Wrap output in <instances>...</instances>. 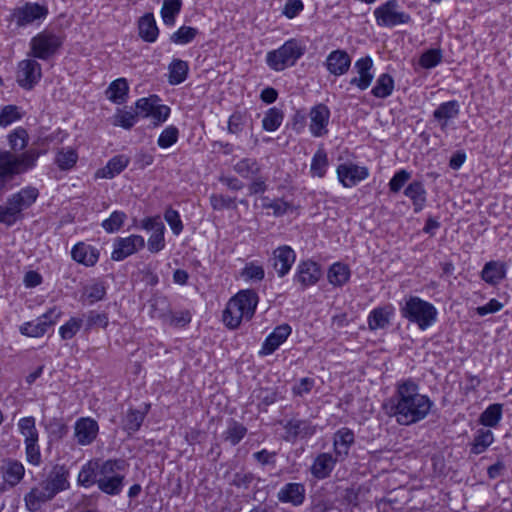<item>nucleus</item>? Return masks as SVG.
<instances>
[{
    "instance_id": "7",
    "label": "nucleus",
    "mask_w": 512,
    "mask_h": 512,
    "mask_svg": "<svg viewBox=\"0 0 512 512\" xmlns=\"http://www.w3.org/2000/svg\"><path fill=\"white\" fill-rule=\"evenodd\" d=\"M305 50V46L299 40L291 38L279 48L267 52L265 61L271 70L280 72L294 66L304 55Z\"/></svg>"
},
{
    "instance_id": "50",
    "label": "nucleus",
    "mask_w": 512,
    "mask_h": 512,
    "mask_svg": "<svg viewBox=\"0 0 512 512\" xmlns=\"http://www.w3.org/2000/svg\"><path fill=\"white\" fill-rule=\"evenodd\" d=\"M78 160L77 152L68 147L59 150L55 157V163L61 170H69L75 166Z\"/></svg>"
},
{
    "instance_id": "26",
    "label": "nucleus",
    "mask_w": 512,
    "mask_h": 512,
    "mask_svg": "<svg viewBox=\"0 0 512 512\" xmlns=\"http://www.w3.org/2000/svg\"><path fill=\"white\" fill-rule=\"evenodd\" d=\"M403 193L412 202L414 213H420L425 208L427 191L422 181L414 180L410 182L405 187Z\"/></svg>"
},
{
    "instance_id": "64",
    "label": "nucleus",
    "mask_w": 512,
    "mask_h": 512,
    "mask_svg": "<svg viewBox=\"0 0 512 512\" xmlns=\"http://www.w3.org/2000/svg\"><path fill=\"white\" fill-rule=\"evenodd\" d=\"M179 130L176 126L166 127L158 137L157 144L160 148L166 149L175 144L178 140Z\"/></svg>"
},
{
    "instance_id": "49",
    "label": "nucleus",
    "mask_w": 512,
    "mask_h": 512,
    "mask_svg": "<svg viewBox=\"0 0 512 512\" xmlns=\"http://www.w3.org/2000/svg\"><path fill=\"white\" fill-rule=\"evenodd\" d=\"M182 0H164L161 8V17L164 24L172 26L176 16L180 13Z\"/></svg>"
},
{
    "instance_id": "44",
    "label": "nucleus",
    "mask_w": 512,
    "mask_h": 512,
    "mask_svg": "<svg viewBox=\"0 0 512 512\" xmlns=\"http://www.w3.org/2000/svg\"><path fill=\"white\" fill-rule=\"evenodd\" d=\"M246 434L247 428L242 423H239L234 419H229L227 422V428L222 434V438L230 445L235 446L241 442Z\"/></svg>"
},
{
    "instance_id": "46",
    "label": "nucleus",
    "mask_w": 512,
    "mask_h": 512,
    "mask_svg": "<svg viewBox=\"0 0 512 512\" xmlns=\"http://www.w3.org/2000/svg\"><path fill=\"white\" fill-rule=\"evenodd\" d=\"M100 464L97 461H89L84 464L78 474L79 485L89 488L98 483V468Z\"/></svg>"
},
{
    "instance_id": "58",
    "label": "nucleus",
    "mask_w": 512,
    "mask_h": 512,
    "mask_svg": "<svg viewBox=\"0 0 512 512\" xmlns=\"http://www.w3.org/2000/svg\"><path fill=\"white\" fill-rule=\"evenodd\" d=\"M20 433L24 436V441L38 440V431L35 425V418L32 416L23 417L18 421Z\"/></svg>"
},
{
    "instance_id": "43",
    "label": "nucleus",
    "mask_w": 512,
    "mask_h": 512,
    "mask_svg": "<svg viewBox=\"0 0 512 512\" xmlns=\"http://www.w3.org/2000/svg\"><path fill=\"white\" fill-rule=\"evenodd\" d=\"M168 82L170 85H179L183 83L188 76L189 65L181 59H173L168 66Z\"/></svg>"
},
{
    "instance_id": "16",
    "label": "nucleus",
    "mask_w": 512,
    "mask_h": 512,
    "mask_svg": "<svg viewBox=\"0 0 512 512\" xmlns=\"http://www.w3.org/2000/svg\"><path fill=\"white\" fill-rule=\"evenodd\" d=\"M336 174L338 181L345 188L356 186L359 182L365 180L369 176L367 167L358 166L355 163H342L337 166Z\"/></svg>"
},
{
    "instance_id": "63",
    "label": "nucleus",
    "mask_w": 512,
    "mask_h": 512,
    "mask_svg": "<svg viewBox=\"0 0 512 512\" xmlns=\"http://www.w3.org/2000/svg\"><path fill=\"white\" fill-rule=\"evenodd\" d=\"M83 319L71 317L65 324L59 328V334L63 340L72 339L81 329Z\"/></svg>"
},
{
    "instance_id": "34",
    "label": "nucleus",
    "mask_w": 512,
    "mask_h": 512,
    "mask_svg": "<svg viewBox=\"0 0 512 512\" xmlns=\"http://www.w3.org/2000/svg\"><path fill=\"white\" fill-rule=\"evenodd\" d=\"M335 463L336 459L331 454L321 453L315 458L311 473L317 479H325L331 474Z\"/></svg>"
},
{
    "instance_id": "11",
    "label": "nucleus",
    "mask_w": 512,
    "mask_h": 512,
    "mask_svg": "<svg viewBox=\"0 0 512 512\" xmlns=\"http://www.w3.org/2000/svg\"><path fill=\"white\" fill-rule=\"evenodd\" d=\"M37 60L29 57L18 62L16 82L25 90H32L42 78V67Z\"/></svg>"
},
{
    "instance_id": "28",
    "label": "nucleus",
    "mask_w": 512,
    "mask_h": 512,
    "mask_svg": "<svg viewBox=\"0 0 512 512\" xmlns=\"http://www.w3.org/2000/svg\"><path fill=\"white\" fill-rule=\"evenodd\" d=\"M460 112L457 100H450L441 103L433 112V118L439 122L441 130H446L448 121L455 119Z\"/></svg>"
},
{
    "instance_id": "18",
    "label": "nucleus",
    "mask_w": 512,
    "mask_h": 512,
    "mask_svg": "<svg viewBox=\"0 0 512 512\" xmlns=\"http://www.w3.org/2000/svg\"><path fill=\"white\" fill-rule=\"evenodd\" d=\"M373 60L370 56L361 57L354 63V70L358 76L350 79L349 84L359 90H366L374 79Z\"/></svg>"
},
{
    "instance_id": "53",
    "label": "nucleus",
    "mask_w": 512,
    "mask_h": 512,
    "mask_svg": "<svg viewBox=\"0 0 512 512\" xmlns=\"http://www.w3.org/2000/svg\"><path fill=\"white\" fill-rule=\"evenodd\" d=\"M199 31L197 28L190 26H181L170 36V41L178 45H186L192 42L198 35Z\"/></svg>"
},
{
    "instance_id": "12",
    "label": "nucleus",
    "mask_w": 512,
    "mask_h": 512,
    "mask_svg": "<svg viewBox=\"0 0 512 512\" xmlns=\"http://www.w3.org/2000/svg\"><path fill=\"white\" fill-rule=\"evenodd\" d=\"M61 315V310L57 307H53L37 319L23 323L19 331L22 335L27 337H41L47 332L49 327L57 322Z\"/></svg>"
},
{
    "instance_id": "41",
    "label": "nucleus",
    "mask_w": 512,
    "mask_h": 512,
    "mask_svg": "<svg viewBox=\"0 0 512 512\" xmlns=\"http://www.w3.org/2000/svg\"><path fill=\"white\" fill-rule=\"evenodd\" d=\"M260 201L261 208L271 209L273 216L277 218L294 210V205L291 202L285 201L283 198L270 199L268 196H261Z\"/></svg>"
},
{
    "instance_id": "27",
    "label": "nucleus",
    "mask_w": 512,
    "mask_h": 512,
    "mask_svg": "<svg viewBox=\"0 0 512 512\" xmlns=\"http://www.w3.org/2000/svg\"><path fill=\"white\" fill-rule=\"evenodd\" d=\"M394 311L395 309L391 304L374 308L367 318L369 329L374 331L387 328L390 325Z\"/></svg>"
},
{
    "instance_id": "5",
    "label": "nucleus",
    "mask_w": 512,
    "mask_h": 512,
    "mask_svg": "<svg viewBox=\"0 0 512 512\" xmlns=\"http://www.w3.org/2000/svg\"><path fill=\"white\" fill-rule=\"evenodd\" d=\"M64 41L63 33L46 28L30 39L28 56L48 61L59 54Z\"/></svg>"
},
{
    "instance_id": "19",
    "label": "nucleus",
    "mask_w": 512,
    "mask_h": 512,
    "mask_svg": "<svg viewBox=\"0 0 512 512\" xmlns=\"http://www.w3.org/2000/svg\"><path fill=\"white\" fill-rule=\"evenodd\" d=\"M0 473L4 483L8 487L14 488L23 480L25 467L22 462L17 459L4 458L0 462Z\"/></svg>"
},
{
    "instance_id": "37",
    "label": "nucleus",
    "mask_w": 512,
    "mask_h": 512,
    "mask_svg": "<svg viewBox=\"0 0 512 512\" xmlns=\"http://www.w3.org/2000/svg\"><path fill=\"white\" fill-rule=\"evenodd\" d=\"M351 277V271L348 265L342 262L333 263L327 272L328 282L335 287H342Z\"/></svg>"
},
{
    "instance_id": "22",
    "label": "nucleus",
    "mask_w": 512,
    "mask_h": 512,
    "mask_svg": "<svg viewBox=\"0 0 512 512\" xmlns=\"http://www.w3.org/2000/svg\"><path fill=\"white\" fill-rule=\"evenodd\" d=\"M351 61L350 55L345 50L336 49L328 54L324 65L330 74L342 76L349 71Z\"/></svg>"
},
{
    "instance_id": "23",
    "label": "nucleus",
    "mask_w": 512,
    "mask_h": 512,
    "mask_svg": "<svg viewBox=\"0 0 512 512\" xmlns=\"http://www.w3.org/2000/svg\"><path fill=\"white\" fill-rule=\"evenodd\" d=\"M292 332L289 324L284 323L274 328V330L264 340L260 354L270 355L283 344Z\"/></svg>"
},
{
    "instance_id": "35",
    "label": "nucleus",
    "mask_w": 512,
    "mask_h": 512,
    "mask_svg": "<svg viewBox=\"0 0 512 512\" xmlns=\"http://www.w3.org/2000/svg\"><path fill=\"white\" fill-rule=\"evenodd\" d=\"M150 407V404L145 403L142 409H129L123 420L124 429L129 433L137 432L149 412Z\"/></svg>"
},
{
    "instance_id": "61",
    "label": "nucleus",
    "mask_w": 512,
    "mask_h": 512,
    "mask_svg": "<svg viewBox=\"0 0 512 512\" xmlns=\"http://www.w3.org/2000/svg\"><path fill=\"white\" fill-rule=\"evenodd\" d=\"M86 330H91L94 328H107L109 324V318L107 313L97 312L95 310L89 311L86 315Z\"/></svg>"
},
{
    "instance_id": "52",
    "label": "nucleus",
    "mask_w": 512,
    "mask_h": 512,
    "mask_svg": "<svg viewBox=\"0 0 512 512\" xmlns=\"http://www.w3.org/2000/svg\"><path fill=\"white\" fill-rule=\"evenodd\" d=\"M251 397L253 401H258V405L269 406L276 401L277 393L273 387L259 386L253 390Z\"/></svg>"
},
{
    "instance_id": "20",
    "label": "nucleus",
    "mask_w": 512,
    "mask_h": 512,
    "mask_svg": "<svg viewBox=\"0 0 512 512\" xmlns=\"http://www.w3.org/2000/svg\"><path fill=\"white\" fill-rule=\"evenodd\" d=\"M99 425L96 420L90 417L79 418L74 425V437L81 446H87L93 443L97 438Z\"/></svg>"
},
{
    "instance_id": "14",
    "label": "nucleus",
    "mask_w": 512,
    "mask_h": 512,
    "mask_svg": "<svg viewBox=\"0 0 512 512\" xmlns=\"http://www.w3.org/2000/svg\"><path fill=\"white\" fill-rule=\"evenodd\" d=\"M308 117L310 119L309 131L313 137L320 138L328 134L331 112L327 105L324 103L314 105L311 107Z\"/></svg>"
},
{
    "instance_id": "2",
    "label": "nucleus",
    "mask_w": 512,
    "mask_h": 512,
    "mask_svg": "<svg viewBox=\"0 0 512 512\" xmlns=\"http://www.w3.org/2000/svg\"><path fill=\"white\" fill-rule=\"evenodd\" d=\"M417 386H398L395 403L396 420L401 425H410L424 419L432 402L416 391Z\"/></svg>"
},
{
    "instance_id": "59",
    "label": "nucleus",
    "mask_w": 512,
    "mask_h": 512,
    "mask_svg": "<svg viewBox=\"0 0 512 512\" xmlns=\"http://www.w3.org/2000/svg\"><path fill=\"white\" fill-rule=\"evenodd\" d=\"M248 120V115L246 112L235 111L233 112L228 119L227 130L228 133L239 135L245 128Z\"/></svg>"
},
{
    "instance_id": "8",
    "label": "nucleus",
    "mask_w": 512,
    "mask_h": 512,
    "mask_svg": "<svg viewBox=\"0 0 512 512\" xmlns=\"http://www.w3.org/2000/svg\"><path fill=\"white\" fill-rule=\"evenodd\" d=\"M373 15L377 26L394 28L411 23L412 18L405 12L397 0H388L375 8Z\"/></svg>"
},
{
    "instance_id": "39",
    "label": "nucleus",
    "mask_w": 512,
    "mask_h": 512,
    "mask_svg": "<svg viewBox=\"0 0 512 512\" xmlns=\"http://www.w3.org/2000/svg\"><path fill=\"white\" fill-rule=\"evenodd\" d=\"M138 29L139 35L144 41L153 43L157 40L159 30L153 14L147 13L142 16L139 20Z\"/></svg>"
},
{
    "instance_id": "25",
    "label": "nucleus",
    "mask_w": 512,
    "mask_h": 512,
    "mask_svg": "<svg viewBox=\"0 0 512 512\" xmlns=\"http://www.w3.org/2000/svg\"><path fill=\"white\" fill-rule=\"evenodd\" d=\"M99 256V250L85 242L76 243L71 250L72 259L86 267L94 266L98 262Z\"/></svg>"
},
{
    "instance_id": "38",
    "label": "nucleus",
    "mask_w": 512,
    "mask_h": 512,
    "mask_svg": "<svg viewBox=\"0 0 512 512\" xmlns=\"http://www.w3.org/2000/svg\"><path fill=\"white\" fill-rule=\"evenodd\" d=\"M494 442V434L489 429L480 428L475 432L470 444V453L479 455L485 452Z\"/></svg>"
},
{
    "instance_id": "15",
    "label": "nucleus",
    "mask_w": 512,
    "mask_h": 512,
    "mask_svg": "<svg viewBox=\"0 0 512 512\" xmlns=\"http://www.w3.org/2000/svg\"><path fill=\"white\" fill-rule=\"evenodd\" d=\"M322 277L321 266L313 260L300 261L293 277L294 283H298L302 290L317 284Z\"/></svg>"
},
{
    "instance_id": "9",
    "label": "nucleus",
    "mask_w": 512,
    "mask_h": 512,
    "mask_svg": "<svg viewBox=\"0 0 512 512\" xmlns=\"http://www.w3.org/2000/svg\"><path fill=\"white\" fill-rule=\"evenodd\" d=\"M49 10L47 5L37 2H25L15 7L10 15L11 21L17 28H25L30 25L39 26L47 18Z\"/></svg>"
},
{
    "instance_id": "10",
    "label": "nucleus",
    "mask_w": 512,
    "mask_h": 512,
    "mask_svg": "<svg viewBox=\"0 0 512 512\" xmlns=\"http://www.w3.org/2000/svg\"><path fill=\"white\" fill-rule=\"evenodd\" d=\"M7 142L10 149H0V152H8L16 158H21L24 155L33 156L34 165L32 166V169L36 167L37 161L41 156V152L36 148L26 149L29 143V135L25 128L17 127L9 132L7 135Z\"/></svg>"
},
{
    "instance_id": "3",
    "label": "nucleus",
    "mask_w": 512,
    "mask_h": 512,
    "mask_svg": "<svg viewBox=\"0 0 512 512\" xmlns=\"http://www.w3.org/2000/svg\"><path fill=\"white\" fill-rule=\"evenodd\" d=\"M259 302L258 294L252 289L240 290L228 301L223 311V322L229 329H236L241 322L250 321Z\"/></svg>"
},
{
    "instance_id": "33",
    "label": "nucleus",
    "mask_w": 512,
    "mask_h": 512,
    "mask_svg": "<svg viewBox=\"0 0 512 512\" xmlns=\"http://www.w3.org/2000/svg\"><path fill=\"white\" fill-rule=\"evenodd\" d=\"M505 276L506 265L499 261L487 262L481 271V278L490 285L499 284Z\"/></svg>"
},
{
    "instance_id": "1",
    "label": "nucleus",
    "mask_w": 512,
    "mask_h": 512,
    "mask_svg": "<svg viewBox=\"0 0 512 512\" xmlns=\"http://www.w3.org/2000/svg\"><path fill=\"white\" fill-rule=\"evenodd\" d=\"M69 470L65 465L56 464L45 479L32 487L24 495L25 507L29 512H38L42 506L55 498L57 494L70 487Z\"/></svg>"
},
{
    "instance_id": "21",
    "label": "nucleus",
    "mask_w": 512,
    "mask_h": 512,
    "mask_svg": "<svg viewBox=\"0 0 512 512\" xmlns=\"http://www.w3.org/2000/svg\"><path fill=\"white\" fill-rule=\"evenodd\" d=\"M296 260L295 251L288 245H282L276 248L271 257L272 266L277 275L282 278L287 275Z\"/></svg>"
},
{
    "instance_id": "51",
    "label": "nucleus",
    "mask_w": 512,
    "mask_h": 512,
    "mask_svg": "<svg viewBox=\"0 0 512 512\" xmlns=\"http://www.w3.org/2000/svg\"><path fill=\"white\" fill-rule=\"evenodd\" d=\"M21 218L22 213L14 207L9 199L5 205H0V223L11 227Z\"/></svg>"
},
{
    "instance_id": "4",
    "label": "nucleus",
    "mask_w": 512,
    "mask_h": 512,
    "mask_svg": "<svg viewBox=\"0 0 512 512\" xmlns=\"http://www.w3.org/2000/svg\"><path fill=\"white\" fill-rule=\"evenodd\" d=\"M401 316L408 322L416 324L425 331L437 321L438 311L436 307L418 296H409L400 304Z\"/></svg>"
},
{
    "instance_id": "42",
    "label": "nucleus",
    "mask_w": 512,
    "mask_h": 512,
    "mask_svg": "<svg viewBox=\"0 0 512 512\" xmlns=\"http://www.w3.org/2000/svg\"><path fill=\"white\" fill-rule=\"evenodd\" d=\"M233 170L244 179H251L261 173V165L255 158L245 157L234 164Z\"/></svg>"
},
{
    "instance_id": "30",
    "label": "nucleus",
    "mask_w": 512,
    "mask_h": 512,
    "mask_svg": "<svg viewBox=\"0 0 512 512\" xmlns=\"http://www.w3.org/2000/svg\"><path fill=\"white\" fill-rule=\"evenodd\" d=\"M38 196L39 191L37 188L26 186L17 193L10 195L7 199L22 213L23 210L28 209L36 202Z\"/></svg>"
},
{
    "instance_id": "36",
    "label": "nucleus",
    "mask_w": 512,
    "mask_h": 512,
    "mask_svg": "<svg viewBox=\"0 0 512 512\" xmlns=\"http://www.w3.org/2000/svg\"><path fill=\"white\" fill-rule=\"evenodd\" d=\"M129 85L125 78H118L112 81L107 90V98L115 104H123L128 98Z\"/></svg>"
},
{
    "instance_id": "32",
    "label": "nucleus",
    "mask_w": 512,
    "mask_h": 512,
    "mask_svg": "<svg viewBox=\"0 0 512 512\" xmlns=\"http://www.w3.org/2000/svg\"><path fill=\"white\" fill-rule=\"evenodd\" d=\"M129 164V158L125 155H116L112 157L107 164L97 170L96 177L112 179L119 175Z\"/></svg>"
},
{
    "instance_id": "45",
    "label": "nucleus",
    "mask_w": 512,
    "mask_h": 512,
    "mask_svg": "<svg viewBox=\"0 0 512 512\" xmlns=\"http://www.w3.org/2000/svg\"><path fill=\"white\" fill-rule=\"evenodd\" d=\"M329 167L327 152L319 148L313 155L310 164V175L315 178H324Z\"/></svg>"
},
{
    "instance_id": "48",
    "label": "nucleus",
    "mask_w": 512,
    "mask_h": 512,
    "mask_svg": "<svg viewBox=\"0 0 512 512\" xmlns=\"http://www.w3.org/2000/svg\"><path fill=\"white\" fill-rule=\"evenodd\" d=\"M283 119L284 113L281 109L269 108L262 119V128L267 132H274L281 126Z\"/></svg>"
},
{
    "instance_id": "13",
    "label": "nucleus",
    "mask_w": 512,
    "mask_h": 512,
    "mask_svg": "<svg viewBox=\"0 0 512 512\" xmlns=\"http://www.w3.org/2000/svg\"><path fill=\"white\" fill-rule=\"evenodd\" d=\"M144 246L145 240L141 235L133 234L128 237H117L113 242L111 259L118 262L123 261L144 248Z\"/></svg>"
},
{
    "instance_id": "24",
    "label": "nucleus",
    "mask_w": 512,
    "mask_h": 512,
    "mask_svg": "<svg viewBox=\"0 0 512 512\" xmlns=\"http://www.w3.org/2000/svg\"><path fill=\"white\" fill-rule=\"evenodd\" d=\"M305 486L302 483L290 482L285 484L277 493V499L281 503L300 506L305 501Z\"/></svg>"
},
{
    "instance_id": "31",
    "label": "nucleus",
    "mask_w": 512,
    "mask_h": 512,
    "mask_svg": "<svg viewBox=\"0 0 512 512\" xmlns=\"http://www.w3.org/2000/svg\"><path fill=\"white\" fill-rule=\"evenodd\" d=\"M354 433L351 429L343 427L334 434L333 446L335 454L341 460L348 456L350 447L354 443Z\"/></svg>"
},
{
    "instance_id": "40",
    "label": "nucleus",
    "mask_w": 512,
    "mask_h": 512,
    "mask_svg": "<svg viewBox=\"0 0 512 512\" xmlns=\"http://www.w3.org/2000/svg\"><path fill=\"white\" fill-rule=\"evenodd\" d=\"M395 81L388 73H382L375 81V85L371 89V94L379 99H386L393 94Z\"/></svg>"
},
{
    "instance_id": "6",
    "label": "nucleus",
    "mask_w": 512,
    "mask_h": 512,
    "mask_svg": "<svg viewBox=\"0 0 512 512\" xmlns=\"http://www.w3.org/2000/svg\"><path fill=\"white\" fill-rule=\"evenodd\" d=\"M127 463L123 459H108L98 468L99 490L108 495H119L124 486V471Z\"/></svg>"
},
{
    "instance_id": "57",
    "label": "nucleus",
    "mask_w": 512,
    "mask_h": 512,
    "mask_svg": "<svg viewBox=\"0 0 512 512\" xmlns=\"http://www.w3.org/2000/svg\"><path fill=\"white\" fill-rule=\"evenodd\" d=\"M126 219L125 212L116 210L109 218L102 221L101 226L107 233H115L121 229Z\"/></svg>"
},
{
    "instance_id": "47",
    "label": "nucleus",
    "mask_w": 512,
    "mask_h": 512,
    "mask_svg": "<svg viewBox=\"0 0 512 512\" xmlns=\"http://www.w3.org/2000/svg\"><path fill=\"white\" fill-rule=\"evenodd\" d=\"M502 412V404H491L480 414L479 423L485 427L495 428L502 419Z\"/></svg>"
},
{
    "instance_id": "60",
    "label": "nucleus",
    "mask_w": 512,
    "mask_h": 512,
    "mask_svg": "<svg viewBox=\"0 0 512 512\" xmlns=\"http://www.w3.org/2000/svg\"><path fill=\"white\" fill-rule=\"evenodd\" d=\"M23 114L16 105H6L0 110V126L7 127L12 123L22 119Z\"/></svg>"
},
{
    "instance_id": "55",
    "label": "nucleus",
    "mask_w": 512,
    "mask_h": 512,
    "mask_svg": "<svg viewBox=\"0 0 512 512\" xmlns=\"http://www.w3.org/2000/svg\"><path fill=\"white\" fill-rule=\"evenodd\" d=\"M443 54L439 48L428 49L419 58V65L424 69H432L442 62Z\"/></svg>"
},
{
    "instance_id": "54",
    "label": "nucleus",
    "mask_w": 512,
    "mask_h": 512,
    "mask_svg": "<svg viewBox=\"0 0 512 512\" xmlns=\"http://www.w3.org/2000/svg\"><path fill=\"white\" fill-rule=\"evenodd\" d=\"M138 116L135 111L118 109L113 116V124L124 129H131L137 122Z\"/></svg>"
},
{
    "instance_id": "29",
    "label": "nucleus",
    "mask_w": 512,
    "mask_h": 512,
    "mask_svg": "<svg viewBox=\"0 0 512 512\" xmlns=\"http://www.w3.org/2000/svg\"><path fill=\"white\" fill-rule=\"evenodd\" d=\"M38 196L39 191L37 188L26 186L17 193L10 195L7 199L22 213L23 210L28 209L36 202Z\"/></svg>"
},
{
    "instance_id": "56",
    "label": "nucleus",
    "mask_w": 512,
    "mask_h": 512,
    "mask_svg": "<svg viewBox=\"0 0 512 512\" xmlns=\"http://www.w3.org/2000/svg\"><path fill=\"white\" fill-rule=\"evenodd\" d=\"M106 295V287L102 281H94L84 287L83 296L89 300L90 304L102 300Z\"/></svg>"
},
{
    "instance_id": "62",
    "label": "nucleus",
    "mask_w": 512,
    "mask_h": 512,
    "mask_svg": "<svg viewBox=\"0 0 512 512\" xmlns=\"http://www.w3.org/2000/svg\"><path fill=\"white\" fill-rule=\"evenodd\" d=\"M411 177L412 173L406 169L396 171L388 183L389 191L394 194L400 192Z\"/></svg>"
},
{
    "instance_id": "17",
    "label": "nucleus",
    "mask_w": 512,
    "mask_h": 512,
    "mask_svg": "<svg viewBox=\"0 0 512 512\" xmlns=\"http://www.w3.org/2000/svg\"><path fill=\"white\" fill-rule=\"evenodd\" d=\"M285 430L284 439L289 442H294L296 439L309 438L316 432V426L307 419L292 418L283 423Z\"/></svg>"
}]
</instances>
